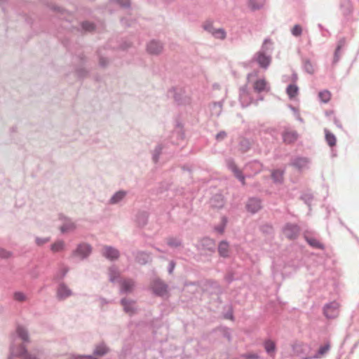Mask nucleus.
<instances>
[{
	"instance_id": "2f4dec72",
	"label": "nucleus",
	"mask_w": 359,
	"mask_h": 359,
	"mask_svg": "<svg viewBox=\"0 0 359 359\" xmlns=\"http://www.w3.org/2000/svg\"><path fill=\"white\" fill-rule=\"evenodd\" d=\"M304 69L309 74H313L315 72L314 65L309 59L304 60Z\"/></svg>"
},
{
	"instance_id": "0eeeda50",
	"label": "nucleus",
	"mask_w": 359,
	"mask_h": 359,
	"mask_svg": "<svg viewBox=\"0 0 359 359\" xmlns=\"http://www.w3.org/2000/svg\"><path fill=\"white\" fill-rule=\"evenodd\" d=\"M121 294H131L135 288V281L132 278H124L119 281Z\"/></svg>"
},
{
	"instance_id": "864d4df0",
	"label": "nucleus",
	"mask_w": 359,
	"mask_h": 359,
	"mask_svg": "<svg viewBox=\"0 0 359 359\" xmlns=\"http://www.w3.org/2000/svg\"><path fill=\"white\" fill-rule=\"evenodd\" d=\"M339 58H340L339 51H337V49H336L334 55L333 62L337 63L339 60Z\"/></svg>"
},
{
	"instance_id": "0e129e2a",
	"label": "nucleus",
	"mask_w": 359,
	"mask_h": 359,
	"mask_svg": "<svg viewBox=\"0 0 359 359\" xmlns=\"http://www.w3.org/2000/svg\"><path fill=\"white\" fill-rule=\"evenodd\" d=\"M297 75H295V76H294V79H297Z\"/></svg>"
},
{
	"instance_id": "37998d69",
	"label": "nucleus",
	"mask_w": 359,
	"mask_h": 359,
	"mask_svg": "<svg viewBox=\"0 0 359 359\" xmlns=\"http://www.w3.org/2000/svg\"><path fill=\"white\" fill-rule=\"evenodd\" d=\"M265 349L269 353L273 352L275 350V344L271 341H267L265 343Z\"/></svg>"
},
{
	"instance_id": "c9c22d12",
	"label": "nucleus",
	"mask_w": 359,
	"mask_h": 359,
	"mask_svg": "<svg viewBox=\"0 0 359 359\" xmlns=\"http://www.w3.org/2000/svg\"><path fill=\"white\" fill-rule=\"evenodd\" d=\"M65 243L63 241H57L51 245V250L53 252H59L65 248Z\"/></svg>"
},
{
	"instance_id": "f8f14e48",
	"label": "nucleus",
	"mask_w": 359,
	"mask_h": 359,
	"mask_svg": "<svg viewBox=\"0 0 359 359\" xmlns=\"http://www.w3.org/2000/svg\"><path fill=\"white\" fill-rule=\"evenodd\" d=\"M198 248L202 252L212 253L215 251V244L213 240L205 238L200 241Z\"/></svg>"
},
{
	"instance_id": "69168bd1",
	"label": "nucleus",
	"mask_w": 359,
	"mask_h": 359,
	"mask_svg": "<svg viewBox=\"0 0 359 359\" xmlns=\"http://www.w3.org/2000/svg\"><path fill=\"white\" fill-rule=\"evenodd\" d=\"M297 75H295V76H294V79H297Z\"/></svg>"
},
{
	"instance_id": "a211bd4d",
	"label": "nucleus",
	"mask_w": 359,
	"mask_h": 359,
	"mask_svg": "<svg viewBox=\"0 0 359 359\" xmlns=\"http://www.w3.org/2000/svg\"><path fill=\"white\" fill-rule=\"evenodd\" d=\"M109 280L111 283L119 282L121 271L116 266H111L108 269Z\"/></svg>"
},
{
	"instance_id": "20e7f679",
	"label": "nucleus",
	"mask_w": 359,
	"mask_h": 359,
	"mask_svg": "<svg viewBox=\"0 0 359 359\" xmlns=\"http://www.w3.org/2000/svg\"><path fill=\"white\" fill-rule=\"evenodd\" d=\"M11 355L9 359L13 356H20L22 359H36V357L29 354L25 346L22 344L15 345L14 343L11 344L10 348Z\"/></svg>"
},
{
	"instance_id": "49530a36",
	"label": "nucleus",
	"mask_w": 359,
	"mask_h": 359,
	"mask_svg": "<svg viewBox=\"0 0 359 359\" xmlns=\"http://www.w3.org/2000/svg\"><path fill=\"white\" fill-rule=\"evenodd\" d=\"M14 298L18 302H24L26 299L25 295L20 292H17L14 294Z\"/></svg>"
},
{
	"instance_id": "8fccbe9b",
	"label": "nucleus",
	"mask_w": 359,
	"mask_h": 359,
	"mask_svg": "<svg viewBox=\"0 0 359 359\" xmlns=\"http://www.w3.org/2000/svg\"><path fill=\"white\" fill-rule=\"evenodd\" d=\"M100 66L106 67L109 65V60L107 58L101 57L99 60Z\"/></svg>"
},
{
	"instance_id": "4c0bfd02",
	"label": "nucleus",
	"mask_w": 359,
	"mask_h": 359,
	"mask_svg": "<svg viewBox=\"0 0 359 359\" xmlns=\"http://www.w3.org/2000/svg\"><path fill=\"white\" fill-rule=\"evenodd\" d=\"M162 149H163V147L161 145L156 146L155 147V149H154L152 158H153V161L154 163L158 162L160 155L161 154Z\"/></svg>"
},
{
	"instance_id": "423d86ee",
	"label": "nucleus",
	"mask_w": 359,
	"mask_h": 359,
	"mask_svg": "<svg viewBox=\"0 0 359 359\" xmlns=\"http://www.w3.org/2000/svg\"><path fill=\"white\" fill-rule=\"evenodd\" d=\"M121 304L123 306L124 312L130 316L136 314L138 311V307L135 300L125 297L121 299Z\"/></svg>"
},
{
	"instance_id": "c756f323",
	"label": "nucleus",
	"mask_w": 359,
	"mask_h": 359,
	"mask_svg": "<svg viewBox=\"0 0 359 359\" xmlns=\"http://www.w3.org/2000/svg\"><path fill=\"white\" fill-rule=\"evenodd\" d=\"M222 111V102H215L211 107V115L216 117L219 116Z\"/></svg>"
},
{
	"instance_id": "7ed1b4c3",
	"label": "nucleus",
	"mask_w": 359,
	"mask_h": 359,
	"mask_svg": "<svg viewBox=\"0 0 359 359\" xmlns=\"http://www.w3.org/2000/svg\"><path fill=\"white\" fill-rule=\"evenodd\" d=\"M203 29L210 34L215 39L224 40L226 37V32L223 28H215L213 22L211 21H205L203 25Z\"/></svg>"
},
{
	"instance_id": "680f3d73",
	"label": "nucleus",
	"mask_w": 359,
	"mask_h": 359,
	"mask_svg": "<svg viewBox=\"0 0 359 359\" xmlns=\"http://www.w3.org/2000/svg\"><path fill=\"white\" fill-rule=\"evenodd\" d=\"M67 271H68V269H65L63 270V271H62V278L66 275V273H67Z\"/></svg>"
},
{
	"instance_id": "cd10ccee",
	"label": "nucleus",
	"mask_w": 359,
	"mask_h": 359,
	"mask_svg": "<svg viewBox=\"0 0 359 359\" xmlns=\"http://www.w3.org/2000/svg\"><path fill=\"white\" fill-rule=\"evenodd\" d=\"M325 140L330 147H333L336 144V137L334 134L330 132L327 129H325Z\"/></svg>"
},
{
	"instance_id": "1a4fd4ad",
	"label": "nucleus",
	"mask_w": 359,
	"mask_h": 359,
	"mask_svg": "<svg viewBox=\"0 0 359 359\" xmlns=\"http://www.w3.org/2000/svg\"><path fill=\"white\" fill-rule=\"evenodd\" d=\"M339 304L336 302H332L324 306L323 311L326 318H334L339 316Z\"/></svg>"
},
{
	"instance_id": "603ef678",
	"label": "nucleus",
	"mask_w": 359,
	"mask_h": 359,
	"mask_svg": "<svg viewBox=\"0 0 359 359\" xmlns=\"http://www.w3.org/2000/svg\"><path fill=\"white\" fill-rule=\"evenodd\" d=\"M345 43H346V41H345V39H341L339 43H338V45H337V47L336 49H337V51H340V50L344 47V46L345 45Z\"/></svg>"
},
{
	"instance_id": "9d476101",
	"label": "nucleus",
	"mask_w": 359,
	"mask_h": 359,
	"mask_svg": "<svg viewBox=\"0 0 359 359\" xmlns=\"http://www.w3.org/2000/svg\"><path fill=\"white\" fill-rule=\"evenodd\" d=\"M102 255L111 261L118 259L120 256L119 251L116 248L109 245H105L102 248Z\"/></svg>"
},
{
	"instance_id": "f257e3e1",
	"label": "nucleus",
	"mask_w": 359,
	"mask_h": 359,
	"mask_svg": "<svg viewBox=\"0 0 359 359\" xmlns=\"http://www.w3.org/2000/svg\"><path fill=\"white\" fill-rule=\"evenodd\" d=\"M268 44H272L271 40L266 39L264 41L262 50L258 51L255 55V60L259 64L260 67L267 69L271 62V57L266 55L265 50H268Z\"/></svg>"
},
{
	"instance_id": "bb28decb",
	"label": "nucleus",
	"mask_w": 359,
	"mask_h": 359,
	"mask_svg": "<svg viewBox=\"0 0 359 359\" xmlns=\"http://www.w3.org/2000/svg\"><path fill=\"white\" fill-rule=\"evenodd\" d=\"M148 219V214L146 212H140L137 215V222L139 226H144L147 224Z\"/></svg>"
},
{
	"instance_id": "c85d7f7f",
	"label": "nucleus",
	"mask_w": 359,
	"mask_h": 359,
	"mask_svg": "<svg viewBox=\"0 0 359 359\" xmlns=\"http://www.w3.org/2000/svg\"><path fill=\"white\" fill-rule=\"evenodd\" d=\"M254 89L255 91L260 93L265 90L266 87V81L264 79H258L254 83Z\"/></svg>"
},
{
	"instance_id": "2eb2a0df",
	"label": "nucleus",
	"mask_w": 359,
	"mask_h": 359,
	"mask_svg": "<svg viewBox=\"0 0 359 359\" xmlns=\"http://www.w3.org/2000/svg\"><path fill=\"white\" fill-rule=\"evenodd\" d=\"M226 165L228 168L233 172L236 177H237L243 184H245V177L242 175L241 170L237 168L234 161L232 158L226 159Z\"/></svg>"
},
{
	"instance_id": "5701e85b",
	"label": "nucleus",
	"mask_w": 359,
	"mask_h": 359,
	"mask_svg": "<svg viewBox=\"0 0 359 359\" xmlns=\"http://www.w3.org/2000/svg\"><path fill=\"white\" fill-rule=\"evenodd\" d=\"M218 252L222 257H228L229 255V245L226 241H222L218 245Z\"/></svg>"
},
{
	"instance_id": "5fc2aeb1",
	"label": "nucleus",
	"mask_w": 359,
	"mask_h": 359,
	"mask_svg": "<svg viewBox=\"0 0 359 359\" xmlns=\"http://www.w3.org/2000/svg\"><path fill=\"white\" fill-rule=\"evenodd\" d=\"M226 135V133L224 131H222L217 134L216 139L218 140L224 139Z\"/></svg>"
},
{
	"instance_id": "72a5a7b5",
	"label": "nucleus",
	"mask_w": 359,
	"mask_h": 359,
	"mask_svg": "<svg viewBox=\"0 0 359 359\" xmlns=\"http://www.w3.org/2000/svg\"><path fill=\"white\" fill-rule=\"evenodd\" d=\"M299 88L294 84H290L287 88V93L290 98L294 97L298 93Z\"/></svg>"
},
{
	"instance_id": "412c9836",
	"label": "nucleus",
	"mask_w": 359,
	"mask_h": 359,
	"mask_svg": "<svg viewBox=\"0 0 359 359\" xmlns=\"http://www.w3.org/2000/svg\"><path fill=\"white\" fill-rule=\"evenodd\" d=\"M210 205L212 208L220 209L224 205V200L221 194H215L210 200Z\"/></svg>"
},
{
	"instance_id": "ddd939ff",
	"label": "nucleus",
	"mask_w": 359,
	"mask_h": 359,
	"mask_svg": "<svg viewBox=\"0 0 359 359\" xmlns=\"http://www.w3.org/2000/svg\"><path fill=\"white\" fill-rule=\"evenodd\" d=\"M163 49V44L158 41H151L147 46V50L151 55H159L162 53Z\"/></svg>"
},
{
	"instance_id": "ea45409f",
	"label": "nucleus",
	"mask_w": 359,
	"mask_h": 359,
	"mask_svg": "<svg viewBox=\"0 0 359 359\" xmlns=\"http://www.w3.org/2000/svg\"><path fill=\"white\" fill-rule=\"evenodd\" d=\"M318 96L322 102L327 103L331 97V93L328 90H323L319 93Z\"/></svg>"
},
{
	"instance_id": "f3484780",
	"label": "nucleus",
	"mask_w": 359,
	"mask_h": 359,
	"mask_svg": "<svg viewBox=\"0 0 359 359\" xmlns=\"http://www.w3.org/2000/svg\"><path fill=\"white\" fill-rule=\"evenodd\" d=\"M134 256L136 262L141 265H145L151 260V255L144 251H137Z\"/></svg>"
},
{
	"instance_id": "774afa93",
	"label": "nucleus",
	"mask_w": 359,
	"mask_h": 359,
	"mask_svg": "<svg viewBox=\"0 0 359 359\" xmlns=\"http://www.w3.org/2000/svg\"><path fill=\"white\" fill-rule=\"evenodd\" d=\"M305 359H311V357H309V358H306Z\"/></svg>"
},
{
	"instance_id": "dca6fc26",
	"label": "nucleus",
	"mask_w": 359,
	"mask_h": 359,
	"mask_svg": "<svg viewBox=\"0 0 359 359\" xmlns=\"http://www.w3.org/2000/svg\"><path fill=\"white\" fill-rule=\"evenodd\" d=\"M246 208L251 213H256L262 208L261 201L257 198H250L247 202Z\"/></svg>"
},
{
	"instance_id": "338daca9",
	"label": "nucleus",
	"mask_w": 359,
	"mask_h": 359,
	"mask_svg": "<svg viewBox=\"0 0 359 359\" xmlns=\"http://www.w3.org/2000/svg\"><path fill=\"white\" fill-rule=\"evenodd\" d=\"M156 250L159 251V252H161V250L158 248H156Z\"/></svg>"
},
{
	"instance_id": "052dcab7",
	"label": "nucleus",
	"mask_w": 359,
	"mask_h": 359,
	"mask_svg": "<svg viewBox=\"0 0 359 359\" xmlns=\"http://www.w3.org/2000/svg\"><path fill=\"white\" fill-rule=\"evenodd\" d=\"M224 226H217V227H216V228H215V230H216L217 232H219V233H222L224 232Z\"/></svg>"
},
{
	"instance_id": "39448f33",
	"label": "nucleus",
	"mask_w": 359,
	"mask_h": 359,
	"mask_svg": "<svg viewBox=\"0 0 359 359\" xmlns=\"http://www.w3.org/2000/svg\"><path fill=\"white\" fill-rule=\"evenodd\" d=\"M92 252V247L88 243L79 244L76 250L72 252V257L83 260L87 258Z\"/></svg>"
},
{
	"instance_id": "393cba45",
	"label": "nucleus",
	"mask_w": 359,
	"mask_h": 359,
	"mask_svg": "<svg viewBox=\"0 0 359 359\" xmlns=\"http://www.w3.org/2000/svg\"><path fill=\"white\" fill-rule=\"evenodd\" d=\"M17 334L18 337L24 341L29 342V336L28 331L26 328L22 326H18L17 328Z\"/></svg>"
},
{
	"instance_id": "e433bc0d",
	"label": "nucleus",
	"mask_w": 359,
	"mask_h": 359,
	"mask_svg": "<svg viewBox=\"0 0 359 359\" xmlns=\"http://www.w3.org/2000/svg\"><path fill=\"white\" fill-rule=\"evenodd\" d=\"M75 224L72 222L68 221L65 223L61 227L60 231L62 233H65L69 231L74 230L75 229Z\"/></svg>"
},
{
	"instance_id": "b1692460",
	"label": "nucleus",
	"mask_w": 359,
	"mask_h": 359,
	"mask_svg": "<svg viewBox=\"0 0 359 359\" xmlns=\"http://www.w3.org/2000/svg\"><path fill=\"white\" fill-rule=\"evenodd\" d=\"M298 134L295 131H287L283 133V141L287 144H290L297 140Z\"/></svg>"
},
{
	"instance_id": "7c9ffc66",
	"label": "nucleus",
	"mask_w": 359,
	"mask_h": 359,
	"mask_svg": "<svg viewBox=\"0 0 359 359\" xmlns=\"http://www.w3.org/2000/svg\"><path fill=\"white\" fill-rule=\"evenodd\" d=\"M271 177L274 182L276 183H281L283 180V172L279 170H274L271 173Z\"/></svg>"
},
{
	"instance_id": "de8ad7c7",
	"label": "nucleus",
	"mask_w": 359,
	"mask_h": 359,
	"mask_svg": "<svg viewBox=\"0 0 359 359\" xmlns=\"http://www.w3.org/2000/svg\"><path fill=\"white\" fill-rule=\"evenodd\" d=\"M48 241H49V238H39V237L36 238V243L38 245H42Z\"/></svg>"
},
{
	"instance_id": "09e8293b",
	"label": "nucleus",
	"mask_w": 359,
	"mask_h": 359,
	"mask_svg": "<svg viewBox=\"0 0 359 359\" xmlns=\"http://www.w3.org/2000/svg\"><path fill=\"white\" fill-rule=\"evenodd\" d=\"M88 74V71L85 68H80L76 70V74L79 77H84Z\"/></svg>"
},
{
	"instance_id": "4468645a",
	"label": "nucleus",
	"mask_w": 359,
	"mask_h": 359,
	"mask_svg": "<svg viewBox=\"0 0 359 359\" xmlns=\"http://www.w3.org/2000/svg\"><path fill=\"white\" fill-rule=\"evenodd\" d=\"M128 195V191L125 190H119L115 192L109 198V205H118L121 203Z\"/></svg>"
},
{
	"instance_id": "79ce46f5",
	"label": "nucleus",
	"mask_w": 359,
	"mask_h": 359,
	"mask_svg": "<svg viewBox=\"0 0 359 359\" xmlns=\"http://www.w3.org/2000/svg\"><path fill=\"white\" fill-rule=\"evenodd\" d=\"M291 33L294 36H299L302 34V28L299 25H295L291 29Z\"/></svg>"
},
{
	"instance_id": "3c124183",
	"label": "nucleus",
	"mask_w": 359,
	"mask_h": 359,
	"mask_svg": "<svg viewBox=\"0 0 359 359\" xmlns=\"http://www.w3.org/2000/svg\"><path fill=\"white\" fill-rule=\"evenodd\" d=\"M116 2L123 7H128L130 6V0H116Z\"/></svg>"
},
{
	"instance_id": "6ab92c4d",
	"label": "nucleus",
	"mask_w": 359,
	"mask_h": 359,
	"mask_svg": "<svg viewBox=\"0 0 359 359\" xmlns=\"http://www.w3.org/2000/svg\"><path fill=\"white\" fill-rule=\"evenodd\" d=\"M309 163V160L307 158L304 157H298L292 161L290 165L294 167L295 168L301 170L304 168H306Z\"/></svg>"
},
{
	"instance_id": "f704fd0d",
	"label": "nucleus",
	"mask_w": 359,
	"mask_h": 359,
	"mask_svg": "<svg viewBox=\"0 0 359 359\" xmlns=\"http://www.w3.org/2000/svg\"><path fill=\"white\" fill-rule=\"evenodd\" d=\"M167 244L171 248H179L182 246V241L176 238H167Z\"/></svg>"
},
{
	"instance_id": "9b49d317",
	"label": "nucleus",
	"mask_w": 359,
	"mask_h": 359,
	"mask_svg": "<svg viewBox=\"0 0 359 359\" xmlns=\"http://www.w3.org/2000/svg\"><path fill=\"white\" fill-rule=\"evenodd\" d=\"M299 233V228L296 224H287L283 228L284 235L290 240L295 239Z\"/></svg>"
},
{
	"instance_id": "c03bdc74",
	"label": "nucleus",
	"mask_w": 359,
	"mask_h": 359,
	"mask_svg": "<svg viewBox=\"0 0 359 359\" xmlns=\"http://www.w3.org/2000/svg\"><path fill=\"white\" fill-rule=\"evenodd\" d=\"M12 256V252L6 249L0 248V257L2 259H9Z\"/></svg>"
},
{
	"instance_id": "bf43d9fd",
	"label": "nucleus",
	"mask_w": 359,
	"mask_h": 359,
	"mask_svg": "<svg viewBox=\"0 0 359 359\" xmlns=\"http://www.w3.org/2000/svg\"><path fill=\"white\" fill-rule=\"evenodd\" d=\"M246 358L249 359H257L258 355L257 354H248L246 355Z\"/></svg>"
},
{
	"instance_id": "a878e982",
	"label": "nucleus",
	"mask_w": 359,
	"mask_h": 359,
	"mask_svg": "<svg viewBox=\"0 0 359 359\" xmlns=\"http://www.w3.org/2000/svg\"><path fill=\"white\" fill-rule=\"evenodd\" d=\"M200 290V286L198 283H187L184 285V290L191 293L198 292Z\"/></svg>"
},
{
	"instance_id": "473e14b6",
	"label": "nucleus",
	"mask_w": 359,
	"mask_h": 359,
	"mask_svg": "<svg viewBox=\"0 0 359 359\" xmlns=\"http://www.w3.org/2000/svg\"><path fill=\"white\" fill-rule=\"evenodd\" d=\"M305 239L307 241V243L313 248L319 249H323L324 248L323 245L315 238H309L305 236Z\"/></svg>"
},
{
	"instance_id": "a18cd8bd",
	"label": "nucleus",
	"mask_w": 359,
	"mask_h": 359,
	"mask_svg": "<svg viewBox=\"0 0 359 359\" xmlns=\"http://www.w3.org/2000/svg\"><path fill=\"white\" fill-rule=\"evenodd\" d=\"M82 27L83 29L90 32L94 29L95 26L94 24L90 22H84L82 23Z\"/></svg>"
},
{
	"instance_id": "f03ea898",
	"label": "nucleus",
	"mask_w": 359,
	"mask_h": 359,
	"mask_svg": "<svg viewBox=\"0 0 359 359\" xmlns=\"http://www.w3.org/2000/svg\"><path fill=\"white\" fill-rule=\"evenodd\" d=\"M150 287L152 292L161 297H168L169 296L168 285L161 278H155L150 283Z\"/></svg>"
},
{
	"instance_id": "13d9d810",
	"label": "nucleus",
	"mask_w": 359,
	"mask_h": 359,
	"mask_svg": "<svg viewBox=\"0 0 359 359\" xmlns=\"http://www.w3.org/2000/svg\"><path fill=\"white\" fill-rule=\"evenodd\" d=\"M86 355H72L67 359H82L85 358Z\"/></svg>"
},
{
	"instance_id": "4d7b16f0",
	"label": "nucleus",
	"mask_w": 359,
	"mask_h": 359,
	"mask_svg": "<svg viewBox=\"0 0 359 359\" xmlns=\"http://www.w3.org/2000/svg\"><path fill=\"white\" fill-rule=\"evenodd\" d=\"M99 302L101 306H104L105 304H107L109 303V301L106 299L105 298L100 297L99 299Z\"/></svg>"
},
{
	"instance_id": "a19ab883",
	"label": "nucleus",
	"mask_w": 359,
	"mask_h": 359,
	"mask_svg": "<svg viewBox=\"0 0 359 359\" xmlns=\"http://www.w3.org/2000/svg\"><path fill=\"white\" fill-rule=\"evenodd\" d=\"M250 148V142L248 140L243 139L240 142V149L243 152L248 151Z\"/></svg>"
},
{
	"instance_id": "6e6552de",
	"label": "nucleus",
	"mask_w": 359,
	"mask_h": 359,
	"mask_svg": "<svg viewBox=\"0 0 359 359\" xmlns=\"http://www.w3.org/2000/svg\"><path fill=\"white\" fill-rule=\"evenodd\" d=\"M74 294L73 291L65 283H60L56 291V298L63 301Z\"/></svg>"
},
{
	"instance_id": "4be33fe9",
	"label": "nucleus",
	"mask_w": 359,
	"mask_h": 359,
	"mask_svg": "<svg viewBox=\"0 0 359 359\" xmlns=\"http://www.w3.org/2000/svg\"><path fill=\"white\" fill-rule=\"evenodd\" d=\"M266 0H248V6L252 11H258L262 9L264 6Z\"/></svg>"
},
{
	"instance_id": "58836bf2",
	"label": "nucleus",
	"mask_w": 359,
	"mask_h": 359,
	"mask_svg": "<svg viewBox=\"0 0 359 359\" xmlns=\"http://www.w3.org/2000/svg\"><path fill=\"white\" fill-rule=\"evenodd\" d=\"M330 346L329 344H327L326 345L320 347L318 353L316 354L314 356L311 357V358H318L321 355H323L325 354L329 350H330Z\"/></svg>"
},
{
	"instance_id": "aec40b11",
	"label": "nucleus",
	"mask_w": 359,
	"mask_h": 359,
	"mask_svg": "<svg viewBox=\"0 0 359 359\" xmlns=\"http://www.w3.org/2000/svg\"><path fill=\"white\" fill-rule=\"evenodd\" d=\"M108 351L109 349L105 345L100 344L95 348L93 355H86L85 358H87L88 359H97L95 356H103L108 352Z\"/></svg>"
},
{
	"instance_id": "e2e57ef3",
	"label": "nucleus",
	"mask_w": 359,
	"mask_h": 359,
	"mask_svg": "<svg viewBox=\"0 0 359 359\" xmlns=\"http://www.w3.org/2000/svg\"><path fill=\"white\" fill-rule=\"evenodd\" d=\"M266 228L267 229V230H269V231H271L272 230V228L270 226H266Z\"/></svg>"
},
{
	"instance_id": "6e6d98bb",
	"label": "nucleus",
	"mask_w": 359,
	"mask_h": 359,
	"mask_svg": "<svg viewBox=\"0 0 359 359\" xmlns=\"http://www.w3.org/2000/svg\"><path fill=\"white\" fill-rule=\"evenodd\" d=\"M175 267V263L173 261H171L169 263V267H168V273L171 274Z\"/></svg>"
}]
</instances>
